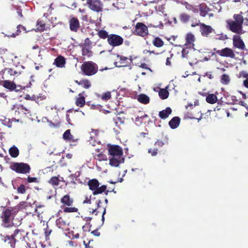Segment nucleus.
Masks as SVG:
<instances>
[{"label": "nucleus", "instance_id": "obj_43", "mask_svg": "<svg viewBox=\"0 0 248 248\" xmlns=\"http://www.w3.org/2000/svg\"><path fill=\"white\" fill-rule=\"evenodd\" d=\"M169 95V92L165 89H162L159 92V95L162 99H167Z\"/></svg>", "mask_w": 248, "mask_h": 248}, {"label": "nucleus", "instance_id": "obj_44", "mask_svg": "<svg viewBox=\"0 0 248 248\" xmlns=\"http://www.w3.org/2000/svg\"><path fill=\"white\" fill-rule=\"evenodd\" d=\"M184 5L187 10L191 11L194 13L198 12V9L195 6L188 3L187 2H185Z\"/></svg>", "mask_w": 248, "mask_h": 248}, {"label": "nucleus", "instance_id": "obj_51", "mask_svg": "<svg viewBox=\"0 0 248 248\" xmlns=\"http://www.w3.org/2000/svg\"><path fill=\"white\" fill-rule=\"evenodd\" d=\"M37 30L40 31H43L45 30V24L43 21H37Z\"/></svg>", "mask_w": 248, "mask_h": 248}, {"label": "nucleus", "instance_id": "obj_9", "mask_svg": "<svg viewBox=\"0 0 248 248\" xmlns=\"http://www.w3.org/2000/svg\"><path fill=\"white\" fill-rule=\"evenodd\" d=\"M200 31L202 36L205 37H209L211 34L216 33L215 30L210 25H207L203 23H199Z\"/></svg>", "mask_w": 248, "mask_h": 248}, {"label": "nucleus", "instance_id": "obj_24", "mask_svg": "<svg viewBox=\"0 0 248 248\" xmlns=\"http://www.w3.org/2000/svg\"><path fill=\"white\" fill-rule=\"evenodd\" d=\"M187 60L188 61L190 65L196 64L197 62V57L196 52L194 50H192L191 52L189 54Z\"/></svg>", "mask_w": 248, "mask_h": 248}, {"label": "nucleus", "instance_id": "obj_5", "mask_svg": "<svg viewBox=\"0 0 248 248\" xmlns=\"http://www.w3.org/2000/svg\"><path fill=\"white\" fill-rule=\"evenodd\" d=\"M10 169L18 173L27 174L30 172L31 168L30 166L23 162H15L10 167Z\"/></svg>", "mask_w": 248, "mask_h": 248}, {"label": "nucleus", "instance_id": "obj_20", "mask_svg": "<svg viewBox=\"0 0 248 248\" xmlns=\"http://www.w3.org/2000/svg\"><path fill=\"white\" fill-rule=\"evenodd\" d=\"M14 108H16L15 115H25L30 112V109L26 108L23 105H19L17 107L14 106Z\"/></svg>", "mask_w": 248, "mask_h": 248}, {"label": "nucleus", "instance_id": "obj_30", "mask_svg": "<svg viewBox=\"0 0 248 248\" xmlns=\"http://www.w3.org/2000/svg\"><path fill=\"white\" fill-rule=\"evenodd\" d=\"M9 153L11 156L14 158L17 157L19 154V150L15 145L9 149Z\"/></svg>", "mask_w": 248, "mask_h": 248}, {"label": "nucleus", "instance_id": "obj_48", "mask_svg": "<svg viewBox=\"0 0 248 248\" xmlns=\"http://www.w3.org/2000/svg\"><path fill=\"white\" fill-rule=\"evenodd\" d=\"M192 50V49L190 48H183L182 51V57L183 58H186L187 59L189 56V54L191 52Z\"/></svg>", "mask_w": 248, "mask_h": 248}, {"label": "nucleus", "instance_id": "obj_34", "mask_svg": "<svg viewBox=\"0 0 248 248\" xmlns=\"http://www.w3.org/2000/svg\"><path fill=\"white\" fill-rule=\"evenodd\" d=\"M81 51L82 55L84 57L90 58L93 56V51L89 48L82 46Z\"/></svg>", "mask_w": 248, "mask_h": 248}, {"label": "nucleus", "instance_id": "obj_49", "mask_svg": "<svg viewBox=\"0 0 248 248\" xmlns=\"http://www.w3.org/2000/svg\"><path fill=\"white\" fill-rule=\"evenodd\" d=\"M159 148V147H158V146H155L154 145V147L153 148H151L149 149L148 152L149 154H151L152 156H155L157 154Z\"/></svg>", "mask_w": 248, "mask_h": 248}, {"label": "nucleus", "instance_id": "obj_29", "mask_svg": "<svg viewBox=\"0 0 248 248\" xmlns=\"http://www.w3.org/2000/svg\"><path fill=\"white\" fill-rule=\"evenodd\" d=\"M138 101L143 104H147L150 101L149 97L145 94H140L137 96Z\"/></svg>", "mask_w": 248, "mask_h": 248}, {"label": "nucleus", "instance_id": "obj_26", "mask_svg": "<svg viewBox=\"0 0 248 248\" xmlns=\"http://www.w3.org/2000/svg\"><path fill=\"white\" fill-rule=\"evenodd\" d=\"M117 57L120 59V61L118 62L119 63L118 67H125L128 65L129 62H128V58L122 55H118Z\"/></svg>", "mask_w": 248, "mask_h": 248}, {"label": "nucleus", "instance_id": "obj_53", "mask_svg": "<svg viewBox=\"0 0 248 248\" xmlns=\"http://www.w3.org/2000/svg\"><path fill=\"white\" fill-rule=\"evenodd\" d=\"M17 192L19 194H25L26 192V189L25 188V186L23 184L20 185L17 188Z\"/></svg>", "mask_w": 248, "mask_h": 248}, {"label": "nucleus", "instance_id": "obj_1", "mask_svg": "<svg viewBox=\"0 0 248 248\" xmlns=\"http://www.w3.org/2000/svg\"><path fill=\"white\" fill-rule=\"evenodd\" d=\"M30 205L22 202L17 205L8 208L4 207L0 214V226L4 229L12 228L15 226L14 220L17 213Z\"/></svg>", "mask_w": 248, "mask_h": 248}, {"label": "nucleus", "instance_id": "obj_58", "mask_svg": "<svg viewBox=\"0 0 248 248\" xmlns=\"http://www.w3.org/2000/svg\"><path fill=\"white\" fill-rule=\"evenodd\" d=\"M96 199L95 198H94V199L91 200V198H88V197L86 198V199L83 202V204L85 203H88V204H92L93 203L95 204V201Z\"/></svg>", "mask_w": 248, "mask_h": 248}, {"label": "nucleus", "instance_id": "obj_4", "mask_svg": "<svg viewBox=\"0 0 248 248\" xmlns=\"http://www.w3.org/2000/svg\"><path fill=\"white\" fill-rule=\"evenodd\" d=\"M98 65L92 61L85 62L81 66L83 73L87 76L95 75L98 71Z\"/></svg>", "mask_w": 248, "mask_h": 248}, {"label": "nucleus", "instance_id": "obj_57", "mask_svg": "<svg viewBox=\"0 0 248 248\" xmlns=\"http://www.w3.org/2000/svg\"><path fill=\"white\" fill-rule=\"evenodd\" d=\"M27 181L29 183H39V180L37 177H31L30 176L28 177Z\"/></svg>", "mask_w": 248, "mask_h": 248}, {"label": "nucleus", "instance_id": "obj_27", "mask_svg": "<svg viewBox=\"0 0 248 248\" xmlns=\"http://www.w3.org/2000/svg\"><path fill=\"white\" fill-rule=\"evenodd\" d=\"M172 112L170 107H167L165 109L160 111L159 112V116L161 119H165L167 118Z\"/></svg>", "mask_w": 248, "mask_h": 248}, {"label": "nucleus", "instance_id": "obj_59", "mask_svg": "<svg viewBox=\"0 0 248 248\" xmlns=\"http://www.w3.org/2000/svg\"><path fill=\"white\" fill-rule=\"evenodd\" d=\"M92 44V42L90 40L89 38H87L84 40V43L83 46H85L86 47L91 46Z\"/></svg>", "mask_w": 248, "mask_h": 248}, {"label": "nucleus", "instance_id": "obj_8", "mask_svg": "<svg viewBox=\"0 0 248 248\" xmlns=\"http://www.w3.org/2000/svg\"><path fill=\"white\" fill-rule=\"evenodd\" d=\"M226 22L227 28L232 32L238 34L245 33V31L242 29V25H241L233 20H227Z\"/></svg>", "mask_w": 248, "mask_h": 248}, {"label": "nucleus", "instance_id": "obj_60", "mask_svg": "<svg viewBox=\"0 0 248 248\" xmlns=\"http://www.w3.org/2000/svg\"><path fill=\"white\" fill-rule=\"evenodd\" d=\"M13 68L15 69V70L19 72V75L23 72L22 69H24V67L22 65H19L14 67Z\"/></svg>", "mask_w": 248, "mask_h": 248}, {"label": "nucleus", "instance_id": "obj_7", "mask_svg": "<svg viewBox=\"0 0 248 248\" xmlns=\"http://www.w3.org/2000/svg\"><path fill=\"white\" fill-rule=\"evenodd\" d=\"M107 42L110 46L114 47L122 45L124 42V39L119 35L112 33L109 34Z\"/></svg>", "mask_w": 248, "mask_h": 248}, {"label": "nucleus", "instance_id": "obj_25", "mask_svg": "<svg viewBox=\"0 0 248 248\" xmlns=\"http://www.w3.org/2000/svg\"><path fill=\"white\" fill-rule=\"evenodd\" d=\"M180 118L178 117H173L169 122V126L172 129L176 128L180 124Z\"/></svg>", "mask_w": 248, "mask_h": 248}, {"label": "nucleus", "instance_id": "obj_46", "mask_svg": "<svg viewBox=\"0 0 248 248\" xmlns=\"http://www.w3.org/2000/svg\"><path fill=\"white\" fill-rule=\"evenodd\" d=\"M4 71L6 72L8 74L10 75V76H17L19 75V72H17V71L15 70V69L13 68V67L9 68H5Z\"/></svg>", "mask_w": 248, "mask_h": 248}, {"label": "nucleus", "instance_id": "obj_64", "mask_svg": "<svg viewBox=\"0 0 248 248\" xmlns=\"http://www.w3.org/2000/svg\"><path fill=\"white\" fill-rule=\"evenodd\" d=\"M243 85L245 87L248 88V78L243 81Z\"/></svg>", "mask_w": 248, "mask_h": 248}, {"label": "nucleus", "instance_id": "obj_12", "mask_svg": "<svg viewBox=\"0 0 248 248\" xmlns=\"http://www.w3.org/2000/svg\"><path fill=\"white\" fill-rule=\"evenodd\" d=\"M1 241L10 248H15L16 241L12 234H0Z\"/></svg>", "mask_w": 248, "mask_h": 248}, {"label": "nucleus", "instance_id": "obj_56", "mask_svg": "<svg viewBox=\"0 0 248 248\" xmlns=\"http://www.w3.org/2000/svg\"><path fill=\"white\" fill-rule=\"evenodd\" d=\"M21 29L23 31H25V28L21 25H18L17 26L16 32L15 34L14 33H13V36L16 37V35H19V34L21 32Z\"/></svg>", "mask_w": 248, "mask_h": 248}, {"label": "nucleus", "instance_id": "obj_52", "mask_svg": "<svg viewBox=\"0 0 248 248\" xmlns=\"http://www.w3.org/2000/svg\"><path fill=\"white\" fill-rule=\"evenodd\" d=\"M29 232H26L25 231L24 239H22V241L25 242L28 245H31V243L33 242V241H31V240H30V239L29 237Z\"/></svg>", "mask_w": 248, "mask_h": 248}, {"label": "nucleus", "instance_id": "obj_2", "mask_svg": "<svg viewBox=\"0 0 248 248\" xmlns=\"http://www.w3.org/2000/svg\"><path fill=\"white\" fill-rule=\"evenodd\" d=\"M104 201L105 204L103 205L101 200L97 199L95 201L94 207H89L88 208L89 211L91 214H95V215H97L99 213H102V220L103 222L105 219L104 215L106 213V207L108 202L107 199H105Z\"/></svg>", "mask_w": 248, "mask_h": 248}, {"label": "nucleus", "instance_id": "obj_63", "mask_svg": "<svg viewBox=\"0 0 248 248\" xmlns=\"http://www.w3.org/2000/svg\"><path fill=\"white\" fill-rule=\"evenodd\" d=\"M240 77L244 78H248V73L245 71H242L239 73Z\"/></svg>", "mask_w": 248, "mask_h": 248}, {"label": "nucleus", "instance_id": "obj_40", "mask_svg": "<svg viewBox=\"0 0 248 248\" xmlns=\"http://www.w3.org/2000/svg\"><path fill=\"white\" fill-rule=\"evenodd\" d=\"M233 18L234 20H233L234 21L237 22L241 25H243L244 19L243 18V17L241 14H234L233 16Z\"/></svg>", "mask_w": 248, "mask_h": 248}, {"label": "nucleus", "instance_id": "obj_38", "mask_svg": "<svg viewBox=\"0 0 248 248\" xmlns=\"http://www.w3.org/2000/svg\"><path fill=\"white\" fill-rule=\"evenodd\" d=\"M79 85L81 86L84 88L89 89L91 87V83L88 79H83L79 81Z\"/></svg>", "mask_w": 248, "mask_h": 248}, {"label": "nucleus", "instance_id": "obj_28", "mask_svg": "<svg viewBox=\"0 0 248 248\" xmlns=\"http://www.w3.org/2000/svg\"><path fill=\"white\" fill-rule=\"evenodd\" d=\"M63 139L66 140H69L70 141H77L78 139H75L74 136L71 134L70 129L66 130L63 134Z\"/></svg>", "mask_w": 248, "mask_h": 248}, {"label": "nucleus", "instance_id": "obj_13", "mask_svg": "<svg viewBox=\"0 0 248 248\" xmlns=\"http://www.w3.org/2000/svg\"><path fill=\"white\" fill-rule=\"evenodd\" d=\"M135 32L137 35L144 37L148 34V29L143 23L138 22L135 26Z\"/></svg>", "mask_w": 248, "mask_h": 248}, {"label": "nucleus", "instance_id": "obj_18", "mask_svg": "<svg viewBox=\"0 0 248 248\" xmlns=\"http://www.w3.org/2000/svg\"><path fill=\"white\" fill-rule=\"evenodd\" d=\"M11 234L16 241V243L18 241H22V239H24L25 231L23 229H16Z\"/></svg>", "mask_w": 248, "mask_h": 248}, {"label": "nucleus", "instance_id": "obj_19", "mask_svg": "<svg viewBox=\"0 0 248 248\" xmlns=\"http://www.w3.org/2000/svg\"><path fill=\"white\" fill-rule=\"evenodd\" d=\"M56 223L58 227L63 230H67L68 229V223L62 217L57 219Z\"/></svg>", "mask_w": 248, "mask_h": 248}, {"label": "nucleus", "instance_id": "obj_10", "mask_svg": "<svg viewBox=\"0 0 248 248\" xmlns=\"http://www.w3.org/2000/svg\"><path fill=\"white\" fill-rule=\"evenodd\" d=\"M213 50L216 54L221 57H228L231 59H234L235 57L234 51L229 47H225L220 50H217L216 48H214Z\"/></svg>", "mask_w": 248, "mask_h": 248}, {"label": "nucleus", "instance_id": "obj_55", "mask_svg": "<svg viewBox=\"0 0 248 248\" xmlns=\"http://www.w3.org/2000/svg\"><path fill=\"white\" fill-rule=\"evenodd\" d=\"M51 232V229L47 225L46 228L45 230V235L46 240L49 239V236Z\"/></svg>", "mask_w": 248, "mask_h": 248}, {"label": "nucleus", "instance_id": "obj_15", "mask_svg": "<svg viewBox=\"0 0 248 248\" xmlns=\"http://www.w3.org/2000/svg\"><path fill=\"white\" fill-rule=\"evenodd\" d=\"M0 85H2L4 88L9 90L10 91H18L16 89L17 86L13 81L9 80H4L0 81Z\"/></svg>", "mask_w": 248, "mask_h": 248}, {"label": "nucleus", "instance_id": "obj_45", "mask_svg": "<svg viewBox=\"0 0 248 248\" xmlns=\"http://www.w3.org/2000/svg\"><path fill=\"white\" fill-rule=\"evenodd\" d=\"M64 213H76L78 211V208L71 206H64L63 208Z\"/></svg>", "mask_w": 248, "mask_h": 248}, {"label": "nucleus", "instance_id": "obj_31", "mask_svg": "<svg viewBox=\"0 0 248 248\" xmlns=\"http://www.w3.org/2000/svg\"><path fill=\"white\" fill-rule=\"evenodd\" d=\"M153 45L156 47H161L164 45L162 39L159 37H155L152 41Z\"/></svg>", "mask_w": 248, "mask_h": 248}, {"label": "nucleus", "instance_id": "obj_14", "mask_svg": "<svg viewBox=\"0 0 248 248\" xmlns=\"http://www.w3.org/2000/svg\"><path fill=\"white\" fill-rule=\"evenodd\" d=\"M232 44L234 47L244 50L246 48L245 45L239 35H234L232 37Z\"/></svg>", "mask_w": 248, "mask_h": 248}, {"label": "nucleus", "instance_id": "obj_36", "mask_svg": "<svg viewBox=\"0 0 248 248\" xmlns=\"http://www.w3.org/2000/svg\"><path fill=\"white\" fill-rule=\"evenodd\" d=\"M214 34H215L213 37L214 39L224 41L228 39L227 35L222 32L217 33L216 31V33Z\"/></svg>", "mask_w": 248, "mask_h": 248}, {"label": "nucleus", "instance_id": "obj_6", "mask_svg": "<svg viewBox=\"0 0 248 248\" xmlns=\"http://www.w3.org/2000/svg\"><path fill=\"white\" fill-rule=\"evenodd\" d=\"M83 5L93 12L100 13L103 11V3L101 0H86Z\"/></svg>", "mask_w": 248, "mask_h": 248}, {"label": "nucleus", "instance_id": "obj_23", "mask_svg": "<svg viewBox=\"0 0 248 248\" xmlns=\"http://www.w3.org/2000/svg\"><path fill=\"white\" fill-rule=\"evenodd\" d=\"M65 63L66 61L65 58L61 55L58 56L55 59L54 62L57 67L61 68L64 67Z\"/></svg>", "mask_w": 248, "mask_h": 248}, {"label": "nucleus", "instance_id": "obj_32", "mask_svg": "<svg viewBox=\"0 0 248 248\" xmlns=\"http://www.w3.org/2000/svg\"><path fill=\"white\" fill-rule=\"evenodd\" d=\"M79 97L77 98L76 105L79 107H83L85 104V98L82 96L81 93L79 94Z\"/></svg>", "mask_w": 248, "mask_h": 248}, {"label": "nucleus", "instance_id": "obj_21", "mask_svg": "<svg viewBox=\"0 0 248 248\" xmlns=\"http://www.w3.org/2000/svg\"><path fill=\"white\" fill-rule=\"evenodd\" d=\"M200 15L202 17H205L208 14V13L211 11L210 8L207 5L202 3L199 5Z\"/></svg>", "mask_w": 248, "mask_h": 248}, {"label": "nucleus", "instance_id": "obj_11", "mask_svg": "<svg viewBox=\"0 0 248 248\" xmlns=\"http://www.w3.org/2000/svg\"><path fill=\"white\" fill-rule=\"evenodd\" d=\"M109 155L116 157H123V151L122 148L117 145H110L108 146Z\"/></svg>", "mask_w": 248, "mask_h": 248}, {"label": "nucleus", "instance_id": "obj_50", "mask_svg": "<svg viewBox=\"0 0 248 248\" xmlns=\"http://www.w3.org/2000/svg\"><path fill=\"white\" fill-rule=\"evenodd\" d=\"M159 148V147H158V146H155L154 145V147L153 148H151L149 149L148 152L149 154H151L152 156H155L157 154Z\"/></svg>", "mask_w": 248, "mask_h": 248}, {"label": "nucleus", "instance_id": "obj_33", "mask_svg": "<svg viewBox=\"0 0 248 248\" xmlns=\"http://www.w3.org/2000/svg\"><path fill=\"white\" fill-rule=\"evenodd\" d=\"M186 42L185 44L186 46L190 45L193 44V42L195 41L194 35L191 33H188L186 34Z\"/></svg>", "mask_w": 248, "mask_h": 248}, {"label": "nucleus", "instance_id": "obj_39", "mask_svg": "<svg viewBox=\"0 0 248 248\" xmlns=\"http://www.w3.org/2000/svg\"><path fill=\"white\" fill-rule=\"evenodd\" d=\"M95 151L98 153V154H96L95 156V158L96 159H97L99 161H103L107 160V156L102 152H100V150L99 149H96Z\"/></svg>", "mask_w": 248, "mask_h": 248}, {"label": "nucleus", "instance_id": "obj_61", "mask_svg": "<svg viewBox=\"0 0 248 248\" xmlns=\"http://www.w3.org/2000/svg\"><path fill=\"white\" fill-rule=\"evenodd\" d=\"M165 144L164 142L161 140H157L155 143V146H158V147H162Z\"/></svg>", "mask_w": 248, "mask_h": 248}, {"label": "nucleus", "instance_id": "obj_22", "mask_svg": "<svg viewBox=\"0 0 248 248\" xmlns=\"http://www.w3.org/2000/svg\"><path fill=\"white\" fill-rule=\"evenodd\" d=\"M124 162V158L123 157H116L114 156H112L109 159V164L113 167H118L121 163H123Z\"/></svg>", "mask_w": 248, "mask_h": 248}, {"label": "nucleus", "instance_id": "obj_47", "mask_svg": "<svg viewBox=\"0 0 248 248\" xmlns=\"http://www.w3.org/2000/svg\"><path fill=\"white\" fill-rule=\"evenodd\" d=\"M230 81V78L229 76L227 74H223L221 75L220 78V82L223 84H228Z\"/></svg>", "mask_w": 248, "mask_h": 248}, {"label": "nucleus", "instance_id": "obj_37", "mask_svg": "<svg viewBox=\"0 0 248 248\" xmlns=\"http://www.w3.org/2000/svg\"><path fill=\"white\" fill-rule=\"evenodd\" d=\"M190 18V16L186 13H181L179 16V19L181 22L186 23Z\"/></svg>", "mask_w": 248, "mask_h": 248}, {"label": "nucleus", "instance_id": "obj_54", "mask_svg": "<svg viewBox=\"0 0 248 248\" xmlns=\"http://www.w3.org/2000/svg\"><path fill=\"white\" fill-rule=\"evenodd\" d=\"M111 97V93L110 92H107L105 93L102 96L101 99L104 101H107L110 99Z\"/></svg>", "mask_w": 248, "mask_h": 248}, {"label": "nucleus", "instance_id": "obj_16", "mask_svg": "<svg viewBox=\"0 0 248 248\" xmlns=\"http://www.w3.org/2000/svg\"><path fill=\"white\" fill-rule=\"evenodd\" d=\"M60 202L62 203L61 207L62 208L63 206H72L74 203V200L69 194H66L61 198Z\"/></svg>", "mask_w": 248, "mask_h": 248}, {"label": "nucleus", "instance_id": "obj_42", "mask_svg": "<svg viewBox=\"0 0 248 248\" xmlns=\"http://www.w3.org/2000/svg\"><path fill=\"white\" fill-rule=\"evenodd\" d=\"M61 179L57 176L52 177L48 181V183L53 186H58L59 185Z\"/></svg>", "mask_w": 248, "mask_h": 248}, {"label": "nucleus", "instance_id": "obj_35", "mask_svg": "<svg viewBox=\"0 0 248 248\" xmlns=\"http://www.w3.org/2000/svg\"><path fill=\"white\" fill-rule=\"evenodd\" d=\"M206 101L209 104H215L217 101V97L215 94H209L206 96Z\"/></svg>", "mask_w": 248, "mask_h": 248}, {"label": "nucleus", "instance_id": "obj_41", "mask_svg": "<svg viewBox=\"0 0 248 248\" xmlns=\"http://www.w3.org/2000/svg\"><path fill=\"white\" fill-rule=\"evenodd\" d=\"M97 35L100 38L102 39H105L106 38L108 39V38L109 37V34H108V32L104 30H99L97 32Z\"/></svg>", "mask_w": 248, "mask_h": 248}, {"label": "nucleus", "instance_id": "obj_62", "mask_svg": "<svg viewBox=\"0 0 248 248\" xmlns=\"http://www.w3.org/2000/svg\"><path fill=\"white\" fill-rule=\"evenodd\" d=\"M203 77H206L209 79H212L214 78V76L213 75L211 72H207L204 74Z\"/></svg>", "mask_w": 248, "mask_h": 248}, {"label": "nucleus", "instance_id": "obj_17", "mask_svg": "<svg viewBox=\"0 0 248 248\" xmlns=\"http://www.w3.org/2000/svg\"><path fill=\"white\" fill-rule=\"evenodd\" d=\"M69 28L72 31L77 32L80 27L79 21L78 18L73 17L69 20Z\"/></svg>", "mask_w": 248, "mask_h": 248}, {"label": "nucleus", "instance_id": "obj_3", "mask_svg": "<svg viewBox=\"0 0 248 248\" xmlns=\"http://www.w3.org/2000/svg\"><path fill=\"white\" fill-rule=\"evenodd\" d=\"M88 185L90 189L93 191V194L94 195L102 194L103 192H105L106 195L108 194V191L107 190V186L102 185L99 187V183L97 179H93L89 180Z\"/></svg>", "mask_w": 248, "mask_h": 248}]
</instances>
